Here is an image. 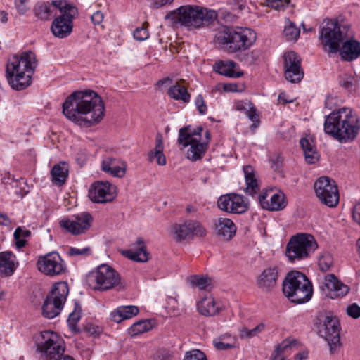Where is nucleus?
Here are the masks:
<instances>
[{"instance_id":"obj_1","label":"nucleus","mask_w":360,"mask_h":360,"mask_svg":"<svg viewBox=\"0 0 360 360\" xmlns=\"http://www.w3.org/2000/svg\"><path fill=\"white\" fill-rule=\"evenodd\" d=\"M104 110L101 96L92 90L73 92L63 104V113L68 120L86 127L100 122Z\"/></svg>"},{"instance_id":"obj_2","label":"nucleus","mask_w":360,"mask_h":360,"mask_svg":"<svg viewBox=\"0 0 360 360\" xmlns=\"http://www.w3.org/2000/svg\"><path fill=\"white\" fill-rule=\"evenodd\" d=\"M359 130V117L349 108L335 110L325 120L324 131L340 143L352 141Z\"/></svg>"},{"instance_id":"obj_3","label":"nucleus","mask_w":360,"mask_h":360,"mask_svg":"<svg viewBox=\"0 0 360 360\" xmlns=\"http://www.w3.org/2000/svg\"><path fill=\"white\" fill-rule=\"evenodd\" d=\"M37 65L36 56L32 51L11 58L6 65L7 79L11 86L15 90H22L30 86Z\"/></svg>"},{"instance_id":"obj_4","label":"nucleus","mask_w":360,"mask_h":360,"mask_svg":"<svg viewBox=\"0 0 360 360\" xmlns=\"http://www.w3.org/2000/svg\"><path fill=\"white\" fill-rule=\"evenodd\" d=\"M217 13L213 10L199 6L186 5L172 11L166 18L175 25L187 27L189 30L205 27L217 18Z\"/></svg>"},{"instance_id":"obj_5","label":"nucleus","mask_w":360,"mask_h":360,"mask_svg":"<svg viewBox=\"0 0 360 360\" xmlns=\"http://www.w3.org/2000/svg\"><path fill=\"white\" fill-rule=\"evenodd\" d=\"M256 33L251 29L226 27L214 37L216 44L228 53L241 52L250 49L255 42Z\"/></svg>"},{"instance_id":"obj_6","label":"nucleus","mask_w":360,"mask_h":360,"mask_svg":"<svg viewBox=\"0 0 360 360\" xmlns=\"http://www.w3.org/2000/svg\"><path fill=\"white\" fill-rule=\"evenodd\" d=\"M283 295L295 304L308 302L312 297L313 288L307 277L300 271L289 272L282 283Z\"/></svg>"},{"instance_id":"obj_7","label":"nucleus","mask_w":360,"mask_h":360,"mask_svg":"<svg viewBox=\"0 0 360 360\" xmlns=\"http://www.w3.org/2000/svg\"><path fill=\"white\" fill-rule=\"evenodd\" d=\"M86 284L94 290L106 291L112 288L123 289L120 274L111 266L101 264L90 271L86 277Z\"/></svg>"},{"instance_id":"obj_8","label":"nucleus","mask_w":360,"mask_h":360,"mask_svg":"<svg viewBox=\"0 0 360 360\" xmlns=\"http://www.w3.org/2000/svg\"><path fill=\"white\" fill-rule=\"evenodd\" d=\"M37 349L42 360H75L69 355H60L64 352L63 340L54 332H41L36 340Z\"/></svg>"},{"instance_id":"obj_9","label":"nucleus","mask_w":360,"mask_h":360,"mask_svg":"<svg viewBox=\"0 0 360 360\" xmlns=\"http://www.w3.org/2000/svg\"><path fill=\"white\" fill-rule=\"evenodd\" d=\"M318 248L314 237L308 233H297L288 241L285 255L291 262H296L309 257Z\"/></svg>"},{"instance_id":"obj_10","label":"nucleus","mask_w":360,"mask_h":360,"mask_svg":"<svg viewBox=\"0 0 360 360\" xmlns=\"http://www.w3.org/2000/svg\"><path fill=\"white\" fill-rule=\"evenodd\" d=\"M53 4L58 7L61 14L53 20L51 30L55 37L63 39L68 37L72 31V20L77 13V9L65 0H53Z\"/></svg>"},{"instance_id":"obj_11","label":"nucleus","mask_w":360,"mask_h":360,"mask_svg":"<svg viewBox=\"0 0 360 360\" xmlns=\"http://www.w3.org/2000/svg\"><path fill=\"white\" fill-rule=\"evenodd\" d=\"M347 27L338 21L328 20L321 31V41L325 51L328 53H336L340 45L347 37Z\"/></svg>"},{"instance_id":"obj_12","label":"nucleus","mask_w":360,"mask_h":360,"mask_svg":"<svg viewBox=\"0 0 360 360\" xmlns=\"http://www.w3.org/2000/svg\"><path fill=\"white\" fill-rule=\"evenodd\" d=\"M202 130V127H198L193 131L188 127H183L179 130L178 142L184 148L190 146L186 155L187 158L192 161L201 159L207 148V143L201 141Z\"/></svg>"},{"instance_id":"obj_13","label":"nucleus","mask_w":360,"mask_h":360,"mask_svg":"<svg viewBox=\"0 0 360 360\" xmlns=\"http://www.w3.org/2000/svg\"><path fill=\"white\" fill-rule=\"evenodd\" d=\"M69 292L66 282L55 283L47 295L43 305L42 314L47 319H53L60 314Z\"/></svg>"},{"instance_id":"obj_14","label":"nucleus","mask_w":360,"mask_h":360,"mask_svg":"<svg viewBox=\"0 0 360 360\" xmlns=\"http://www.w3.org/2000/svg\"><path fill=\"white\" fill-rule=\"evenodd\" d=\"M319 333L328 342L330 354H336L341 346L338 319L335 316H326L320 327Z\"/></svg>"},{"instance_id":"obj_15","label":"nucleus","mask_w":360,"mask_h":360,"mask_svg":"<svg viewBox=\"0 0 360 360\" xmlns=\"http://www.w3.org/2000/svg\"><path fill=\"white\" fill-rule=\"evenodd\" d=\"M37 267L41 273L51 277L61 275L66 271L65 262L56 252H49L39 257Z\"/></svg>"},{"instance_id":"obj_16","label":"nucleus","mask_w":360,"mask_h":360,"mask_svg":"<svg viewBox=\"0 0 360 360\" xmlns=\"http://www.w3.org/2000/svg\"><path fill=\"white\" fill-rule=\"evenodd\" d=\"M217 204L220 210L231 214H242L249 209L248 201L243 195L235 193L221 195Z\"/></svg>"},{"instance_id":"obj_17","label":"nucleus","mask_w":360,"mask_h":360,"mask_svg":"<svg viewBox=\"0 0 360 360\" xmlns=\"http://www.w3.org/2000/svg\"><path fill=\"white\" fill-rule=\"evenodd\" d=\"M117 195V188L110 181H94L88 191V197L96 203L111 202Z\"/></svg>"},{"instance_id":"obj_18","label":"nucleus","mask_w":360,"mask_h":360,"mask_svg":"<svg viewBox=\"0 0 360 360\" xmlns=\"http://www.w3.org/2000/svg\"><path fill=\"white\" fill-rule=\"evenodd\" d=\"M319 284L323 294L331 299L343 297L349 290V288L339 281L333 274L319 277Z\"/></svg>"},{"instance_id":"obj_19","label":"nucleus","mask_w":360,"mask_h":360,"mask_svg":"<svg viewBox=\"0 0 360 360\" xmlns=\"http://www.w3.org/2000/svg\"><path fill=\"white\" fill-rule=\"evenodd\" d=\"M335 181H315L314 188L320 202L329 207H335L339 202V192Z\"/></svg>"},{"instance_id":"obj_20","label":"nucleus","mask_w":360,"mask_h":360,"mask_svg":"<svg viewBox=\"0 0 360 360\" xmlns=\"http://www.w3.org/2000/svg\"><path fill=\"white\" fill-rule=\"evenodd\" d=\"M258 202L262 208L270 211H280L287 205L284 194L271 187L262 190L258 196Z\"/></svg>"},{"instance_id":"obj_21","label":"nucleus","mask_w":360,"mask_h":360,"mask_svg":"<svg viewBox=\"0 0 360 360\" xmlns=\"http://www.w3.org/2000/svg\"><path fill=\"white\" fill-rule=\"evenodd\" d=\"M278 278V267L275 266H269L257 274L255 285L262 292L269 293L276 289Z\"/></svg>"},{"instance_id":"obj_22","label":"nucleus","mask_w":360,"mask_h":360,"mask_svg":"<svg viewBox=\"0 0 360 360\" xmlns=\"http://www.w3.org/2000/svg\"><path fill=\"white\" fill-rule=\"evenodd\" d=\"M91 221V215L89 213L83 212L73 216L72 219H63L60 221V226L74 235H79L89 229Z\"/></svg>"},{"instance_id":"obj_23","label":"nucleus","mask_w":360,"mask_h":360,"mask_svg":"<svg viewBox=\"0 0 360 360\" xmlns=\"http://www.w3.org/2000/svg\"><path fill=\"white\" fill-rule=\"evenodd\" d=\"M285 77L292 83H297L304 77L301 68V60L294 51H289L284 54Z\"/></svg>"},{"instance_id":"obj_24","label":"nucleus","mask_w":360,"mask_h":360,"mask_svg":"<svg viewBox=\"0 0 360 360\" xmlns=\"http://www.w3.org/2000/svg\"><path fill=\"white\" fill-rule=\"evenodd\" d=\"M212 229L217 236L225 240H231L236 233V226L227 217L220 216L212 221Z\"/></svg>"},{"instance_id":"obj_25","label":"nucleus","mask_w":360,"mask_h":360,"mask_svg":"<svg viewBox=\"0 0 360 360\" xmlns=\"http://www.w3.org/2000/svg\"><path fill=\"white\" fill-rule=\"evenodd\" d=\"M102 170L110 174L113 177L122 178L126 172V165L120 162L117 159L110 157H105L101 163Z\"/></svg>"},{"instance_id":"obj_26","label":"nucleus","mask_w":360,"mask_h":360,"mask_svg":"<svg viewBox=\"0 0 360 360\" xmlns=\"http://www.w3.org/2000/svg\"><path fill=\"white\" fill-rule=\"evenodd\" d=\"M340 48V54L343 60L352 61L360 56V42L356 40H346Z\"/></svg>"},{"instance_id":"obj_27","label":"nucleus","mask_w":360,"mask_h":360,"mask_svg":"<svg viewBox=\"0 0 360 360\" xmlns=\"http://www.w3.org/2000/svg\"><path fill=\"white\" fill-rule=\"evenodd\" d=\"M134 246V249H131L125 252V256L135 262H147L149 259V253L147 251L143 240L141 238H138Z\"/></svg>"},{"instance_id":"obj_28","label":"nucleus","mask_w":360,"mask_h":360,"mask_svg":"<svg viewBox=\"0 0 360 360\" xmlns=\"http://www.w3.org/2000/svg\"><path fill=\"white\" fill-rule=\"evenodd\" d=\"M15 256L11 252H0V276L8 277L15 270Z\"/></svg>"},{"instance_id":"obj_29","label":"nucleus","mask_w":360,"mask_h":360,"mask_svg":"<svg viewBox=\"0 0 360 360\" xmlns=\"http://www.w3.org/2000/svg\"><path fill=\"white\" fill-rule=\"evenodd\" d=\"M139 311V308L136 306H120L110 313V319L116 323H120L136 316Z\"/></svg>"},{"instance_id":"obj_30","label":"nucleus","mask_w":360,"mask_h":360,"mask_svg":"<svg viewBox=\"0 0 360 360\" xmlns=\"http://www.w3.org/2000/svg\"><path fill=\"white\" fill-rule=\"evenodd\" d=\"M57 9H58V7L53 4V1L51 2H39L34 6L33 12L34 16L38 19L48 20L53 14H56Z\"/></svg>"},{"instance_id":"obj_31","label":"nucleus","mask_w":360,"mask_h":360,"mask_svg":"<svg viewBox=\"0 0 360 360\" xmlns=\"http://www.w3.org/2000/svg\"><path fill=\"white\" fill-rule=\"evenodd\" d=\"M197 309L200 314L211 316L218 314L221 307L215 302L212 297L209 296L204 297L197 303Z\"/></svg>"},{"instance_id":"obj_32","label":"nucleus","mask_w":360,"mask_h":360,"mask_svg":"<svg viewBox=\"0 0 360 360\" xmlns=\"http://www.w3.org/2000/svg\"><path fill=\"white\" fill-rule=\"evenodd\" d=\"M236 65V63L232 60H219L214 63L213 70L220 75L229 77L238 78L240 77L243 73L235 70Z\"/></svg>"},{"instance_id":"obj_33","label":"nucleus","mask_w":360,"mask_h":360,"mask_svg":"<svg viewBox=\"0 0 360 360\" xmlns=\"http://www.w3.org/2000/svg\"><path fill=\"white\" fill-rule=\"evenodd\" d=\"M235 108L236 110L244 112L250 120L253 122L252 125V128H256L259 126V120L257 110L254 105L249 101H237L235 103Z\"/></svg>"},{"instance_id":"obj_34","label":"nucleus","mask_w":360,"mask_h":360,"mask_svg":"<svg viewBox=\"0 0 360 360\" xmlns=\"http://www.w3.org/2000/svg\"><path fill=\"white\" fill-rule=\"evenodd\" d=\"M297 341L294 338H286L281 344L278 345L272 354L271 360H285V354L290 349L296 347Z\"/></svg>"},{"instance_id":"obj_35","label":"nucleus","mask_w":360,"mask_h":360,"mask_svg":"<svg viewBox=\"0 0 360 360\" xmlns=\"http://www.w3.org/2000/svg\"><path fill=\"white\" fill-rule=\"evenodd\" d=\"M167 94L171 98L181 101L184 103H188L191 98V95L188 94L187 89L181 85L179 82H176L168 89Z\"/></svg>"},{"instance_id":"obj_36","label":"nucleus","mask_w":360,"mask_h":360,"mask_svg":"<svg viewBox=\"0 0 360 360\" xmlns=\"http://www.w3.org/2000/svg\"><path fill=\"white\" fill-rule=\"evenodd\" d=\"M171 236L177 242H181L190 238L188 229L185 220L182 224H175L171 227Z\"/></svg>"},{"instance_id":"obj_37","label":"nucleus","mask_w":360,"mask_h":360,"mask_svg":"<svg viewBox=\"0 0 360 360\" xmlns=\"http://www.w3.org/2000/svg\"><path fill=\"white\" fill-rule=\"evenodd\" d=\"M186 221L190 237L203 238L206 236L207 230L199 221L193 219Z\"/></svg>"},{"instance_id":"obj_38","label":"nucleus","mask_w":360,"mask_h":360,"mask_svg":"<svg viewBox=\"0 0 360 360\" xmlns=\"http://www.w3.org/2000/svg\"><path fill=\"white\" fill-rule=\"evenodd\" d=\"M236 339L229 333L220 335L213 340L214 347L219 350H226L233 348Z\"/></svg>"},{"instance_id":"obj_39","label":"nucleus","mask_w":360,"mask_h":360,"mask_svg":"<svg viewBox=\"0 0 360 360\" xmlns=\"http://www.w3.org/2000/svg\"><path fill=\"white\" fill-rule=\"evenodd\" d=\"M163 149L164 146L162 139L157 138L155 151H152L148 155L149 160L153 161V160L155 158L159 165H165L166 164V158L163 154Z\"/></svg>"},{"instance_id":"obj_40","label":"nucleus","mask_w":360,"mask_h":360,"mask_svg":"<svg viewBox=\"0 0 360 360\" xmlns=\"http://www.w3.org/2000/svg\"><path fill=\"white\" fill-rule=\"evenodd\" d=\"M188 280L193 287L198 288L200 290H207L212 285L211 278L204 275H193Z\"/></svg>"},{"instance_id":"obj_41","label":"nucleus","mask_w":360,"mask_h":360,"mask_svg":"<svg viewBox=\"0 0 360 360\" xmlns=\"http://www.w3.org/2000/svg\"><path fill=\"white\" fill-rule=\"evenodd\" d=\"M68 165L65 162L55 165L51 170L52 180H65L68 176Z\"/></svg>"},{"instance_id":"obj_42","label":"nucleus","mask_w":360,"mask_h":360,"mask_svg":"<svg viewBox=\"0 0 360 360\" xmlns=\"http://www.w3.org/2000/svg\"><path fill=\"white\" fill-rule=\"evenodd\" d=\"M151 328L150 323L147 320H141L134 323L129 328V334L131 336H136L148 331Z\"/></svg>"},{"instance_id":"obj_43","label":"nucleus","mask_w":360,"mask_h":360,"mask_svg":"<svg viewBox=\"0 0 360 360\" xmlns=\"http://www.w3.org/2000/svg\"><path fill=\"white\" fill-rule=\"evenodd\" d=\"M31 236V231L22 227H18L13 233V237L15 240V245L18 248H23L26 244V238Z\"/></svg>"},{"instance_id":"obj_44","label":"nucleus","mask_w":360,"mask_h":360,"mask_svg":"<svg viewBox=\"0 0 360 360\" xmlns=\"http://www.w3.org/2000/svg\"><path fill=\"white\" fill-rule=\"evenodd\" d=\"M320 270L323 272L329 271L333 266V257L328 252H323L319 257L318 262Z\"/></svg>"},{"instance_id":"obj_45","label":"nucleus","mask_w":360,"mask_h":360,"mask_svg":"<svg viewBox=\"0 0 360 360\" xmlns=\"http://www.w3.org/2000/svg\"><path fill=\"white\" fill-rule=\"evenodd\" d=\"M264 323H259L252 329L243 327L239 330V336L241 339H250L261 333L264 330Z\"/></svg>"},{"instance_id":"obj_46","label":"nucleus","mask_w":360,"mask_h":360,"mask_svg":"<svg viewBox=\"0 0 360 360\" xmlns=\"http://www.w3.org/2000/svg\"><path fill=\"white\" fill-rule=\"evenodd\" d=\"M300 34V29L291 21L285 26L283 34L288 41H297Z\"/></svg>"},{"instance_id":"obj_47","label":"nucleus","mask_w":360,"mask_h":360,"mask_svg":"<svg viewBox=\"0 0 360 360\" xmlns=\"http://www.w3.org/2000/svg\"><path fill=\"white\" fill-rule=\"evenodd\" d=\"M246 186L243 188V191L248 195L252 198H256L258 200V196L262 193L261 185L259 181H245Z\"/></svg>"},{"instance_id":"obj_48","label":"nucleus","mask_w":360,"mask_h":360,"mask_svg":"<svg viewBox=\"0 0 360 360\" xmlns=\"http://www.w3.org/2000/svg\"><path fill=\"white\" fill-rule=\"evenodd\" d=\"M11 186L14 188V193L20 196H23L30 191V185L27 181H12Z\"/></svg>"},{"instance_id":"obj_49","label":"nucleus","mask_w":360,"mask_h":360,"mask_svg":"<svg viewBox=\"0 0 360 360\" xmlns=\"http://www.w3.org/2000/svg\"><path fill=\"white\" fill-rule=\"evenodd\" d=\"M339 83L343 88L352 90V89L356 85V80L352 75H344L340 78Z\"/></svg>"},{"instance_id":"obj_50","label":"nucleus","mask_w":360,"mask_h":360,"mask_svg":"<svg viewBox=\"0 0 360 360\" xmlns=\"http://www.w3.org/2000/svg\"><path fill=\"white\" fill-rule=\"evenodd\" d=\"M68 254L70 256L85 257L91 255V250L89 247H85L83 248L71 247L68 249Z\"/></svg>"},{"instance_id":"obj_51","label":"nucleus","mask_w":360,"mask_h":360,"mask_svg":"<svg viewBox=\"0 0 360 360\" xmlns=\"http://www.w3.org/2000/svg\"><path fill=\"white\" fill-rule=\"evenodd\" d=\"M184 360H207L205 354L199 349L187 352Z\"/></svg>"},{"instance_id":"obj_52","label":"nucleus","mask_w":360,"mask_h":360,"mask_svg":"<svg viewBox=\"0 0 360 360\" xmlns=\"http://www.w3.org/2000/svg\"><path fill=\"white\" fill-rule=\"evenodd\" d=\"M134 37L137 41H144L149 37V33L145 24L141 27H137L134 31Z\"/></svg>"},{"instance_id":"obj_53","label":"nucleus","mask_w":360,"mask_h":360,"mask_svg":"<svg viewBox=\"0 0 360 360\" xmlns=\"http://www.w3.org/2000/svg\"><path fill=\"white\" fill-rule=\"evenodd\" d=\"M305 160L309 164H314L319 160V155L314 148L312 150H307L304 153Z\"/></svg>"},{"instance_id":"obj_54","label":"nucleus","mask_w":360,"mask_h":360,"mask_svg":"<svg viewBox=\"0 0 360 360\" xmlns=\"http://www.w3.org/2000/svg\"><path fill=\"white\" fill-rule=\"evenodd\" d=\"M347 314L353 319H358L360 317V307L356 303L349 305L347 308Z\"/></svg>"},{"instance_id":"obj_55","label":"nucleus","mask_w":360,"mask_h":360,"mask_svg":"<svg viewBox=\"0 0 360 360\" xmlns=\"http://www.w3.org/2000/svg\"><path fill=\"white\" fill-rule=\"evenodd\" d=\"M195 104L200 114L204 115L206 113L207 108L202 95L200 94L196 97Z\"/></svg>"},{"instance_id":"obj_56","label":"nucleus","mask_w":360,"mask_h":360,"mask_svg":"<svg viewBox=\"0 0 360 360\" xmlns=\"http://www.w3.org/2000/svg\"><path fill=\"white\" fill-rule=\"evenodd\" d=\"M27 0H15V6L20 15H24L27 11Z\"/></svg>"},{"instance_id":"obj_57","label":"nucleus","mask_w":360,"mask_h":360,"mask_svg":"<svg viewBox=\"0 0 360 360\" xmlns=\"http://www.w3.org/2000/svg\"><path fill=\"white\" fill-rule=\"evenodd\" d=\"M300 143L303 150V153L307 151V150H312L313 148H316L313 143V141L310 140L308 138L301 139Z\"/></svg>"},{"instance_id":"obj_58","label":"nucleus","mask_w":360,"mask_h":360,"mask_svg":"<svg viewBox=\"0 0 360 360\" xmlns=\"http://www.w3.org/2000/svg\"><path fill=\"white\" fill-rule=\"evenodd\" d=\"M243 172L245 180H257L255 169L251 165H246L243 167Z\"/></svg>"},{"instance_id":"obj_59","label":"nucleus","mask_w":360,"mask_h":360,"mask_svg":"<svg viewBox=\"0 0 360 360\" xmlns=\"http://www.w3.org/2000/svg\"><path fill=\"white\" fill-rule=\"evenodd\" d=\"M80 319V309H75L72 313L70 314L68 322L70 325H74Z\"/></svg>"},{"instance_id":"obj_60","label":"nucleus","mask_w":360,"mask_h":360,"mask_svg":"<svg viewBox=\"0 0 360 360\" xmlns=\"http://www.w3.org/2000/svg\"><path fill=\"white\" fill-rule=\"evenodd\" d=\"M266 4L269 7L279 10L284 7L283 0H266Z\"/></svg>"},{"instance_id":"obj_61","label":"nucleus","mask_w":360,"mask_h":360,"mask_svg":"<svg viewBox=\"0 0 360 360\" xmlns=\"http://www.w3.org/2000/svg\"><path fill=\"white\" fill-rule=\"evenodd\" d=\"M91 19L94 25H100L103 20V14L98 11L91 15Z\"/></svg>"},{"instance_id":"obj_62","label":"nucleus","mask_w":360,"mask_h":360,"mask_svg":"<svg viewBox=\"0 0 360 360\" xmlns=\"http://www.w3.org/2000/svg\"><path fill=\"white\" fill-rule=\"evenodd\" d=\"M352 216L355 221L360 225V202L357 203L353 208Z\"/></svg>"},{"instance_id":"obj_63","label":"nucleus","mask_w":360,"mask_h":360,"mask_svg":"<svg viewBox=\"0 0 360 360\" xmlns=\"http://www.w3.org/2000/svg\"><path fill=\"white\" fill-rule=\"evenodd\" d=\"M169 355L165 351H158L154 356V360H168Z\"/></svg>"},{"instance_id":"obj_64","label":"nucleus","mask_w":360,"mask_h":360,"mask_svg":"<svg viewBox=\"0 0 360 360\" xmlns=\"http://www.w3.org/2000/svg\"><path fill=\"white\" fill-rule=\"evenodd\" d=\"M11 224V221L8 217L0 212V225L1 226H9Z\"/></svg>"}]
</instances>
